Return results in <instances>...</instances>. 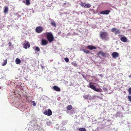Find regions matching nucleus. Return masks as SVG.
<instances>
[{"instance_id": "obj_13", "label": "nucleus", "mask_w": 131, "mask_h": 131, "mask_svg": "<svg viewBox=\"0 0 131 131\" xmlns=\"http://www.w3.org/2000/svg\"><path fill=\"white\" fill-rule=\"evenodd\" d=\"M88 48L90 50L95 49H96V48L93 46H87Z\"/></svg>"}, {"instance_id": "obj_38", "label": "nucleus", "mask_w": 131, "mask_h": 131, "mask_svg": "<svg viewBox=\"0 0 131 131\" xmlns=\"http://www.w3.org/2000/svg\"><path fill=\"white\" fill-rule=\"evenodd\" d=\"M107 90L106 88H105V90Z\"/></svg>"}, {"instance_id": "obj_34", "label": "nucleus", "mask_w": 131, "mask_h": 131, "mask_svg": "<svg viewBox=\"0 0 131 131\" xmlns=\"http://www.w3.org/2000/svg\"><path fill=\"white\" fill-rule=\"evenodd\" d=\"M8 45H9V46H11V45H12V43L11 42H9L8 43Z\"/></svg>"}, {"instance_id": "obj_6", "label": "nucleus", "mask_w": 131, "mask_h": 131, "mask_svg": "<svg viewBox=\"0 0 131 131\" xmlns=\"http://www.w3.org/2000/svg\"><path fill=\"white\" fill-rule=\"evenodd\" d=\"M30 46V44L28 42H27L26 43H24L23 45V47L26 49H27V48H29Z\"/></svg>"}, {"instance_id": "obj_27", "label": "nucleus", "mask_w": 131, "mask_h": 131, "mask_svg": "<svg viewBox=\"0 0 131 131\" xmlns=\"http://www.w3.org/2000/svg\"><path fill=\"white\" fill-rule=\"evenodd\" d=\"M7 63V60H5L4 61V62L3 63L2 66H4Z\"/></svg>"}, {"instance_id": "obj_33", "label": "nucleus", "mask_w": 131, "mask_h": 131, "mask_svg": "<svg viewBox=\"0 0 131 131\" xmlns=\"http://www.w3.org/2000/svg\"><path fill=\"white\" fill-rule=\"evenodd\" d=\"M72 65H73L75 66H76V65H77L74 62H72Z\"/></svg>"}, {"instance_id": "obj_32", "label": "nucleus", "mask_w": 131, "mask_h": 131, "mask_svg": "<svg viewBox=\"0 0 131 131\" xmlns=\"http://www.w3.org/2000/svg\"><path fill=\"white\" fill-rule=\"evenodd\" d=\"M32 103H33V105L34 106H35L36 105V103L35 102V101H33L32 102Z\"/></svg>"}, {"instance_id": "obj_11", "label": "nucleus", "mask_w": 131, "mask_h": 131, "mask_svg": "<svg viewBox=\"0 0 131 131\" xmlns=\"http://www.w3.org/2000/svg\"><path fill=\"white\" fill-rule=\"evenodd\" d=\"M120 39L122 42H127V39L125 37L123 36Z\"/></svg>"}, {"instance_id": "obj_30", "label": "nucleus", "mask_w": 131, "mask_h": 131, "mask_svg": "<svg viewBox=\"0 0 131 131\" xmlns=\"http://www.w3.org/2000/svg\"><path fill=\"white\" fill-rule=\"evenodd\" d=\"M65 61L67 62H68L69 61V59L67 58H66L64 59Z\"/></svg>"}, {"instance_id": "obj_23", "label": "nucleus", "mask_w": 131, "mask_h": 131, "mask_svg": "<svg viewBox=\"0 0 131 131\" xmlns=\"http://www.w3.org/2000/svg\"><path fill=\"white\" fill-rule=\"evenodd\" d=\"M79 129L80 131H86L85 128H80Z\"/></svg>"}, {"instance_id": "obj_1", "label": "nucleus", "mask_w": 131, "mask_h": 131, "mask_svg": "<svg viewBox=\"0 0 131 131\" xmlns=\"http://www.w3.org/2000/svg\"><path fill=\"white\" fill-rule=\"evenodd\" d=\"M108 34L106 32H100V36L101 38L103 40H107L109 38Z\"/></svg>"}, {"instance_id": "obj_24", "label": "nucleus", "mask_w": 131, "mask_h": 131, "mask_svg": "<svg viewBox=\"0 0 131 131\" xmlns=\"http://www.w3.org/2000/svg\"><path fill=\"white\" fill-rule=\"evenodd\" d=\"M84 52L86 53V54L88 53H89V51L88 50L85 49H83L82 50Z\"/></svg>"}, {"instance_id": "obj_5", "label": "nucleus", "mask_w": 131, "mask_h": 131, "mask_svg": "<svg viewBox=\"0 0 131 131\" xmlns=\"http://www.w3.org/2000/svg\"><path fill=\"white\" fill-rule=\"evenodd\" d=\"M43 30V28L41 27H37L36 29V31L38 33H40Z\"/></svg>"}, {"instance_id": "obj_39", "label": "nucleus", "mask_w": 131, "mask_h": 131, "mask_svg": "<svg viewBox=\"0 0 131 131\" xmlns=\"http://www.w3.org/2000/svg\"><path fill=\"white\" fill-rule=\"evenodd\" d=\"M23 2L24 3H25V1H23Z\"/></svg>"}, {"instance_id": "obj_22", "label": "nucleus", "mask_w": 131, "mask_h": 131, "mask_svg": "<svg viewBox=\"0 0 131 131\" xmlns=\"http://www.w3.org/2000/svg\"><path fill=\"white\" fill-rule=\"evenodd\" d=\"M121 114L120 112H117L115 114V116L116 117H119L120 116V115Z\"/></svg>"}, {"instance_id": "obj_8", "label": "nucleus", "mask_w": 131, "mask_h": 131, "mask_svg": "<svg viewBox=\"0 0 131 131\" xmlns=\"http://www.w3.org/2000/svg\"><path fill=\"white\" fill-rule=\"evenodd\" d=\"M41 44L43 45H46L48 43V41L44 39H42L41 41Z\"/></svg>"}, {"instance_id": "obj_18", "label": "nucleus", "mask_w": 131, "mask_h": 131, "mask_svg": "<svg viewBox=\"0 0 131 131\" xmlns=\"http://www.w3.org/2000/svg\"><path fill=\"white\" fill-rule=\"evenodd\" d=\"M51 24L53 26L55 27L56 26V24L54 21L53 20H52L51 21Z\"/></svg>"}, {"instance_id": "obj_4", "label": "nucleus", "mask_w": 131, "mask_h": 131, "mask_svg": "<svg viewBox=\"0 0 131 131\" xmlns=\"http://www.w3.org/2000/svg\"><path fill=\"white\" fill-rule=\"evenodd\" d=\"M43 113L45 115H47L48 116H50L52 114L51 111L50 109H48V110L45 111Z\"/></svg>"}, {"instance_id": "obj_2", "label": "nucleus", "mask_w": 131, "mask_h": 131, "mask_svg": "<svg viewBox=\"0 0 131 131\" xmlns=\"http://www.w3.org/2000/svg\"><path fill=\"white\" fill-rule=\"evenodd\" d=\"M47 37L48 41L50 42H52L53 40L54 39L53 35L51 32H48L47 33Z\"/></svg>"}, {"instance_id": "obj_14", "label": "nucleus", "mask_w": 131, "mask_h": 131, "mask_svg": "<svg viewBox=\"0 0 131 131\" xmlns=\"http://www.w3.org/2000/svg\"><path fill=\"white\" fill-rule=\"evenodd\" d=\"M97 54L99 55H101L102 56H106V54L105 53H104L103 52L100 51Z\"/></svg>"}, {"instance_id": "obj_36", "label": "nucleus", "mask_w": 131, "mask_h": 131, "mask_svg": "<svg viewBox=\"0 0 131 131\" xmlns=\"http://www.w3.org/2000/svg\"><path fill=\"white\" fill-rule=\"evenodd\" d=\"M129 78H131V75H129Z\"/></svg>"}, {"instance_id": "obj_31", "label": "nucleus", "mask_w": 131, "mask_h": 131, "mask_svg": "<svg viewBox=\"0 0 131 131\" xmlns=\"http://www.w3.org/2000/svg\"><path fill=\"white\" fill-rule=\"evenodd\" d=\"M51 124V123L50 122H47L46 123V124L48 126H49Z\"/></svg>"}, {"instance_id": "obj_12", "label": "nucleus", "mask_w": 131, "mask_h": 131, "mask_svg": "<svg viewBox=\"0 0 131 131\" xmlns=\"http://www.w3.org/2000/svg\"><path fill=\"white\" fill-rule=\"evenodd\" d=\"M53 88V89L56 91L59 92L60 91V89L57 86H54Z\"/></svg>"}, {"instance_id": "obj_26", "label": "nucleus", "mask_w": 131, "mask_h": 131, "mask_svg": "<svg viewBox=\"0 0 131 131\" xmlns=\"http://www.w3.org/2000/svg\"><path fill=\"white\" fill-rule=\"evenodd\" d=\"M83 97L85 99H88L89 97V95H83Z\"/></svg>"}, {"instance_id": "obj_16", "label": "nucleus", "mask_w": 131, "mask_h": 131, "mask_svg": "<svg viewBox=\"0 0 131 131\" xmlns=\"http://www.w3.org/2000/svg\"><path fill=\"white\" fill-rule=\"evenodd\" d=\"M4 12L5 14H7V12L8 11V8L7 7H4Z\"/></svg>"}, {"instance_id": "obj_3", "label": "nucleus", "mask_w": 131, "mask_h": 131, "mask_svg": "<svg viewBox=\"0 0 131 131\" xmlns=\"http://www.w3.org/2000/svg\"><path fill=\"white\" fill-rule=\"evenodd\" d=\"M112 32L114 33L115 35L119 34L121 32L120 30L118 29L115 28H113L111 29Z\"/></svg>"}, {"instance_id": "obj_20", "label": "nucleus", "mask_w": 131, "mask_h": 131, "mask_svg": "<svg viewBox=\"0 0 131 131\" xmlns=\"http://www.w3.org/2000/svg\"><path fill=\"white\" fill-rule=\"evenodd\" d=\"M72 108V106L71 105H68L67 107V109L68 110H70Z\"/></svg>"}, {"instance_id": "obj_19", "label": "nucleus", "mask_w": 131, "mask_h": 131, "mask_svg": "<svg viewBox=\"0 0 131 131\" xmlns=\"http://www.w3.org/2000/svg\"><path fill=\"white\" fill-rule=\"evenodd\" d=\"M89 87L94 90V91L95 90V89H96V87L95 86H94V85H90L89 86Z\"/></svg>"}, {"instance_id": "obj_10", "label": "nucleus", "mask_w": 131, "mask_h": 131, "mask_svg": "<svg viewBox=\"0 0 131 131\" xmlns=\"http://www.w3.org/2000/svg\"><path fill=\"white\" fill-rule=\"evenodd\" d=\"M110 13V11L108 10H105L102 11L100 12L101 14L108 15Z\"/></svg>"}, {"instance_id": "obj_35", "label": "nucleus", "mask_w": 131, "mask_h": 131, "mask_svg": "<svg viewBox=\"0 0 131 131\" xmlns=\"http://www.w3.org/2000/svg\"><path fill=\"white\" fill-rule=\"evenodd\" d=\"M39 131V130L38 129H35V130H34L33 131Z\"/></svg>"}, {"instance_id": "obj_29", "label": "nucleus", "mask_w": 131, "mask_h": 131, "mask_svg": "<svg viewBox=\"0 0 131 131\" xmlns=\"http://www.w3.org/2000/svg\"><path fill=\"white\" fill-rule=\"evenodd\" d=\"M129 94L131 95V88H129L128 89Z\"/></svg>"}, {"instance_id": "obj_7", "label": "nucleus", "mask_w": 131, "mask_h": 131, "mask_svg": "<svg viewBox=\"0 0 131 131\" xmlns=\"http://www.w3.org/2000/svg\"><path fill=\"white\" fill-rule=\"evenodd\" d=\"M119 55V54L116 52H113L112 54L113 58L114 59L118 57Z\"/></svg>"}, {"instance_id": "obj_17", "label": "nucleus", "mask_w": 131, "mask_h": 131, "mask_svg": "<svg viewBox=\"0 0 131 131\" xmlns=\"http://www.w3.org/2000/svg\"><path fill=\"white\" fill-rule=\"evenodd\" d=\"M15 62L17 64H19L21 62L20 60L18 58H16L15 60Z\"/></svg>"}, {"instance_id": "obj_9", "label": "nucleus", "mask_w": 131, "mask_h": 131, "mask_svg": "<svg viewBox=\"0 0 131 131\" xmlns=\"http://www.w3.org/2000/svg\"><path fill=\"white\" fill-rule=\"evenodd\" d=\"M81 5L82 6L85 8H89L91 6V5L89 4H84L82 3Z\"/></svg>"}, {"instance_id": "obj_28", "label": "nucleus", "mask_w": 131, "mask_h": 131, "mask_svg": "<svg viewBox=\"0 0 131 131\" xmlns=\"http://www.w3.org/2000/svg\"><path fill=\"white\" fill-rule=\"evenodd\" d=\"M128 99L131 102V96L129 95L128 96Z\"/></svg>"}, {"instance_id": "obj_25", "label": "nucleus", "mask_w": 131, "mask_h": 131, "mask_svg": "<svg viewBox=\"0 0 131 131\" xmlns=\"http://www.w3.org/2000/svg\"><path fill=\"white\" fill-rule=\"evenodd\" d=\"M30 3L29 0H26L25 4L26 5H29Z\"/></svg>"}, {"instance_id": "obj_21", "label": "nucleus", "mask_w": 131, "mask_h": 131, "mask_svg": "<svg viewBox=\"0 0 131 131\" xmlns=\"http://www.w3.org/2000/svg\"><path fill=\"white\" fill-rule=\"evenodd\" d=\"M95 91L99 92H101L102 91V90L100 88H96Z\"/></svg>"}, {"instance_id": "obj_15", "label": "nucleus", "mask_w": 131, "mask_h": 131, "mask_svg": "<svg viewBox=\"0 0 131 131\" xmlns=\"http://www.w3.org/2000/svg\"><path fill=\"white\" fill-rule=\"evenodd\" d=\"M32 48L34 50L37 51H39L40 50L39 48L38 47L34 46L32 47Z\"/></svg>"}, {"instance_id": "obj_37", "label": "nucleus", "mask_w": 131, "mask_h": 131, "mask_svg": "<svg viewBox=\"0 0 131 131\" xmlns=\"http://www.w3.org/2000/svg\"><path fill=\"white\" fill-rule=\"evenodd\" d=\"M64 129H63V130H66L65 128H63Z\"/></svg>"}]
</instances>
